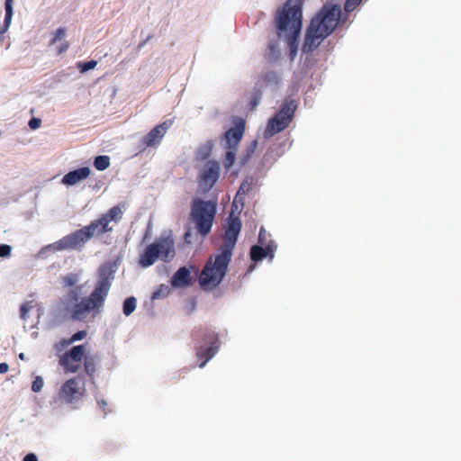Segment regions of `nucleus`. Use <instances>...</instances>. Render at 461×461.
Instances as JSON below:
<instances>
[{
    "instance_id": "32",
    "label": "nucleus",
    "mask_w": 461,
    "mask_h": 461,
    "mask_svg": "<svg viewBox=\"0 0 461 461\" xmlns=\"http://www.w3.org/2000/svg\"><path fill=\"white\" fill-rule=\"evenodd\" d=\"M43 379L41 376H37L32 382V390L35 393L40 392L43 386Z\"/></svg>"
},
{
    "instance_id": "42",
    "label": "nucleus",
    "mask_w": 461,
    "mask_h": 461,
    "mask_svg": "<svg viewBox=\"0 0 461 461\" xmlns=\"http://www.w3.org/2000/svg\"><path fill=\"white\" fill-rule=\"evenodd\" d=\"M265 238V230L263 229L260 230L258 235V240L260 243H263V239Z\"/></svg>"
},
{
    "instance_id": "39",
    "label": "nucleus",
    "mask_w": 461,
    "mask_h": 461,
    "mask_svg": "<svg viewBox=\"0 0 461 461\" xmlns=\"http://www.w3.org/2000/svg\"><path fill=\"white\" fill-rule=\"evenodd\" d=\"M98 406L103 410L105 411V407L107 405V402L104 400L97 401Z\"/></svg>"
},
{
    "instance_id": "27",
    "label": "nucleus",
    "mask_w": 461,
    "mask_h": 461,
    "mask_svg": "<svg viewBox=\"0 0 461 461\" xmlns=\"http://www.w3.org/2000/svg\"><path fill=\"white\" fill-rule=\"evenodd\" d=\"M34 307L33 302H26L24 303L20 309V317L23 320L28 319V312Z\"/></svg>"
},
{
    "instance_id": "36",
    "label": "nucleus",
    "mask_w": 461,
    "mask_h": 461,
    "mask_svg": "<svg viewBox=\"0 0 461 461\" xmlns=\"http://www.w3.org/2000/svg\"><path fill=\"white\" fill-rule=\"evenodd\" d=\"M69 48V43L68 41L62 42L58 48H57V53L62 54L66 52Z\"/></svg>"
},
{
    "instance_id": "30",
    "label": "nucleus",
    "mask_w": 461,
    "mask_h": 461,
    "mask_svg": "<svg viewBox=\"0 0 461 461\" xmlns=\"http://www.w3.org/2000/svg\"><path fill=\"white\" fill-rule=\"evenodd\" d=\"M362 0H347L344 5V9L347 13L354 11L360 4Z\"/></svg>"
},
{
    "instance_id": "13",
    "label": "nucleus",
    "mask_w": 461,
    "mask_h": 461,
    "mask_svg": "<svg viewBox=\"0 0 461 461\" xmlns=\"http://www.w3.org/2000/svg\"><path fill=\"white\" fill-rule=\"evenodd\" d=\"M245 131V122L240 119L233 128L224 133L225 148L236 149Z\"/></svg>"
},
{
    "instance_id": "25",
    "label": "nucleus",
    "mask_w": 461,
    "mask_h": 461,
    "mask_svg": "<svg viewBox=\"0 0 461 461\" xmlns=\"http://www.w3.org/2000/svg\"><path fill=\"white\" fill-rule=\"evenodd\" d=\"M235 150L236 149H228L226 151V154H225V157L223 159V164L226 168H230L233 166V164L235 162V157H236Z\"/></svg>"
},
{
    "instance_id": "31",
    "label": "nucleus",
    "mask_w": 461,
    "mask_h": 461,
    "mask_svg": "<svg viewBox=\"0 0 461 461\" xmlns=\"http://www.w3.org/2000/svg\"><path fill=\"white\" fill-rule=\"evenodd\" d=\"M96 65H97V62L95 60H90L87 62L80 63L78 65V67L80 68L81 72H86V71L95 68Z\"/></svg>"
},
{
    "instance_id": "16",
    "label": "nucleus",
    "mask_w": 461,
    "mask_h": 461,
    "mask_svg": "<svg viewBox=\"0 0 461 461\" xmlns=\"http://www.w3.org/2000/svg\"><path fill=\"white\" fill-rule=\"evenodd\" d=\"M190 270L186 267H182L173 275L171 285L174 287H187L192 284Z\"/></svg>"
},
{
    "instance_id": "29",
    "label": "nucleus",
    "mask_w": 461,
    "mask_h": 461,
    "mask_svg": "<svg viewBox=\"0 0 461 461\" xmlns=\"http://www.w3.org/2000/svg\"><path fill=\"white\" fill-rule=\"evenodd\" d=\"M66 34V29L63 27L59 28L55 32L53 38L50 40V44L53 45L57 41H61Z\"/></svg>"
},
{
    "instance_id": "17",
    "label": "nucleus",
    "mask_w": 461,
    "mask_h": 461,
    "mask_svg": "<svg viewBox=\"0 0 461 461\" xmlns=\"http://www.w3.org/2000/svg\"><path fill=\"white\" fill-rule=\"evenodd\" d=\"M275 249L276 247L273 244H267L265 248L254 245L250 249V258L255 262L260 261L267 256L272 258L274 257Z\"/></svg>"
},
{
    "instance_id": "21",
    "label": "nucleus",
    "mask_w": 461,
    "mask_h": 461,
    "mask_svg": "<svg viewBox=\"0 0 461 461\" xmlns=\"http://www.w3.org/2000/svg\"><path fill=\"white\" fill-rule=\"evenodd\" d=\"M260 79L267 86H277L280 82V76L276 71H267L261 76Z\"/></svg>"
},
{
    "instance_id": "20",
    "label": "nucleus",
    "mask_w": 461,
    "mask_h": 461,
    "mask_svg": "<svg viewBox=\"0 0 461 461\" xmlns=\"http://www.w3.org/2000/svg\"><path fill=\"white\" fill-rule=\"evenodd\" d=\"M84 371L85 373L90 376L94 377L95 373L96 371V358L94 356H86L84 358Z\"/></svg>"
},
{
    "instance_id": "33",
    "label": "nucleus",
    "mask_w": 461,
    "mask_h": 461,
    "mask_svg": "<svg viewBox=\"0 0 461 461\" xmlns=\"http://www.w3.org/2000/svg\"><path fill=\"white\" fill-rule=\"evenodd\" d=\"M268 50H269V59H278V51H277V46L276 43L274 42H271L269 45H268Z\"/></svg>"
},
{
    "instance_id": "24",
    "label": "nucleus",
    "mask_w": 461,
    "mask_h": 461,
    "mask_svg": "<svg viewBox=\"0 0 461 461\" xmlns=\"http://www.w3.org/2000/svg\"><path fill=\"white\" fill-rule=\"evenodd\" d=\"M5 29H7V27L10 25V21H11V18L13 15V0H5Z\"/></svg>"
},
{
    "instance_id": "2",
    "label": "nucleus",
    "mask_w": 461,
    "mask_h": 461,
    "mask_svg": "<svg viewBox=\"0 0 461 461\" xmlns=\"http://www.w3.org/2000/svg\"><path fill=\"white\" fill-rule=\"evenodd\" d=\"M241 227L240 217L231 212L227 219L221 247L218 249L214 260L212 258L207 260L199 276V283L202 287L215 288L226 276Z\"/></svg>"
},
{
    "instance_id": "12",
    "label": "nucleus",
    "mask_w": 461,
    "mask_h": 461,
    "mask_svg": "<svg viewBox=\"0 0 461 461\" xmlns=\"http://www.w3.org/2000/svg\"><path fill=\"white\" fill-rule=\"evenodd\" d=\"M220 165L216 161H208L199 177V185L204 190H210L219 178Z\"/></svg>"
},
{
    "instance_id": "22",
    "label": "nucleus",
    "mask_w": 461,
    "mask_h": 461,
    "mask_svg": "<svg viewBox=\"0 0 461 461\" xmlns=\"http://www.w3.org/2000/svg\"><path fill=\"white\" fill-rule=\"evenodd\" d=\"M94 166L97 170H105L110 166V158L105 155L97 156L94 160Z\"/></svg>"
},
{
    "instance_id": "6",
    "label": "nucleus",
    "mask_w": 461,
    "mask_h": 461,
    "mask_svg": "<svg viewBox=\"0 0 461 461\" xmlns=\"http://www.w3.org/2000/svg\"><path fill=\"white\" fill-rule=\"evenodd\" d=\"M175 241L171 236H160L148 245L140 255L139 263L143 267L153 265L158 258L169 262L175 257Z\"/></svg>"
},
{
    "instance_id": "4",
    "label": "nucleus",
    "mask_w": 461,
    "mask_h": 461,
    "mask_svg": "<svg viewBox=\"0 0 461 461\" xmlns=\"http://www.w3.org/2000/svg\"><path fill=\"white\" fill-rule=\"evenodd\" d=\"M340 15L341 8L339 5H324L311 20L306 31L303 50L312 52L316 50L323 40L336 29Z\"/></svg>"
},
{
    "instance_id": "40",
    "label": "nucleus",
    "mask_w": 461,
    "mask_h": 461,
    "mask_svg": "<svg viewBox=\"0 0 461 461\" xmlns=\"http://www.w3.org/2000/svg\"><path fill=\"white\" fill-rule=\"evenodd\" d=\"M151 38H152L151 35L148 36L146 40H144L141 42H140L138 48L141 49Z\"/></svg>"
},
{
    "instance_id": "10",
    "label": "nucleus",
    "mask_w": 461,
    "mask_h": 461,
    "mask_svg": "<svg viewBox=\"0 0 461 461\" xmlns=\"http://www.w3.org/2000/svg\"><path fill=\"white\" fill-rule=\"evenodd\" d=\"M85 345L74 346L59 357V365L67 373H77L80 368L79 363L85 358Z\"/></svg>"
},
{
    "instance_id": "28",
    "label": "nucleus",
    "mask_w": 461,
    "mask_h": 461,
    "mask_svg": "<svg viewBox=\"0 0 461 461\" xmlns=\"http://www.w3.org/2000/svg\"><path fill=\"white\" fill-rule=\"evenodd\" d=\"M261 91L259 89H254L251 94V99H250V109L253 110L256 108V106L259 104V101L261 99Z\"/></svg>"
},
{
    "instance_id": "23",
    "label": "nucleus",
    "mask_w": 461,
    "mask_h": 461,
    "mask_svg": "<svg viewBox=\"0 0 461 461\" xmlns=\"http://www.w3.org/2000/svg\"><path fill=\"white\" fill-rule=\"evenodd\" d=\"M136 309V299L134 297L127 298L123 303V313L126 316L131 314Z\"/></svg>"
},
{
    "instance_id": "9",
    "label": "nucleus",
    "mask_w": 461,
    "mask_h": 461,
    "mask_svg": "<svg viewBox=\"0 0 461 461\" xmlns=\"http://www.w3.org/2000/svg\"><path fill=\"white\" fill-rule=\"evenodd\" d=\"M86 393V383L82 376L78 375L67 380L61 386L59 397L60 400L72 403L80 400Z\"/></svg>"
},
{
    "instance_id": "43",
    "label": "nucleus",
    "mask_w": 461,
    "mask_h": 461,
    "mask_svg": "<svg viewBox=\"0 0 461 461\" xmlns=\"http://www.w3.org/2000/svg\"><path fill=\"white\" fill-rule=\"evenodd\" d=\"M8 371V365L6 363L2 362V374L6 373Z\"/></svg>"
},
{
    "instance_id": "7",
    "label": "nucleus",
    "mask_w": 461,
    "mask_h": 461,
    "mask_svg": "<svg viewBox=\"0 0 461 461\" xmlns=\"http://www.w3.org/2000/svg\"><path fill=\"white\" fill-rule=\"evenodd\" d=\"M216 214V203L212 201H203L194 198L192 203L190 218L194 223L197 232L203 236H207L212 230Z\"/></svg>"
},
{
    "instance_id": "19",
    "label": "nucleus",
    "mask_w": 461,
    "mask_h": 461,
    "mask_svg": "<svg viewBox=\"0 0 461 461\" xmlns=\"http://www.w3.org/2000/svg\"><path fill=\"white\" fill-rule=\"evenodd\" d=\"M86 335L87 332L86 330H79L73 334L70 338L61 339L59 343L55 345V348L57 350H62L63 348L73 344L74 342L84 339L86 337Z\"/></svg>"
},
{
    "instance_id": "8",
    "label": "nucleus",
    "mask_w": 461,
    "mask_h": 461,
    "mask_svg": "<svg viewBox=\"0 0 461 461\" xmlns=\"http://www.w3.org/2000/svg\"><path fill=\"white\" fill-rule=\"evenodd\" d=\"M297 104L294 100H285L279 112L271 118L265 130V136L272 137L285 130L293 121Z\"/></svg>"
},
{
    "instance_id": "18",
    "label": "nucleus",
    "mask_w": 461,
    "mask_h": 461,
    "mask_svg": "<svg viewBox=\"0 0 461 461\" xmlns=\"http://www.w3.org/2000/svg\"><path fill=\"white\" fill-rule=\"evenodd\" d=\"M251 188H252V179L246 178L245 180H243L240 185V188H239L235 197H234L233 206L236 205L237 203H240L243 204L245 196L247 194L249 193Z\"/></svg>"
},
{
    "instance_id": "38",
    "label": "nucleus",
    "mask_w": 461,
    "mask_h": 461,
    "mask_svg": "<svg viewBox=\"0 0 461 461\" xmlns=\"http://www.w3.org/2000/svg\"><path fill=\"white\" fill-rule=\"evenodd\" d=\"M23 461H38V458L35 454L30 453L23 457Z\"/></svg>"
},
{
    "instance_id": "41",
    "label": "nucleus",
    "mask_w": 461,
    "mask_h": 461,
    "mask_svg": "<svg viewBox=\"0 0 461 461\" xmlns=\"http://www.w3.org/2000/svg\"><path fill=\"white\" fill-rule=\"evenodd\" d=\"M151 38H152L151 35L148 36L146 40H144L141 42H140L138 48L141 49Z\"/></svg>"
},
{
    "instance_id": "14",
    "label": "nucleus",
    "mask_w": 461,
    "mask_h": 461,
    "mask_svg": "<svg viewBox=\"0 0 461 461\" xmlns=\"http://www.w3.org/2000/svg\"><path fill=\"white\" fill-rule=\"evenodd\" d=\"M207 336H208V343L210 344V346L205 348L201 347L197 351V357L200 359H203V361L200 365V367H203L205 366L206 362L210 358H212L218 350V347L215 346L217 339H218L215 333L211 332Z\"/></svg>"
},
{
    "instance_id": "3",
    "label": "nucleus",
    "mask_w": 461,
    "mask_h": 461,
    "mask_svg": "<svg viewBox=\"0 0 461 461\" xmlns=\"http://www.w3.org/2000/svg\"><path fill=\"white\" fill-rule=\"evenodd\" d=\"M122 206L120 204L115 205L110 208L105 213L102 214L98 219L92 221L87 226L63 237L51 244L50 247L58 251L66 249L80 250L92 237H98L104 233L113 231V228L110 223L112 221L118 223L122 220Z\"/></svg>"
},
{
    "instance_id": "26",
    "label": "nucleus",
    "mask_w": 461,
    "mask_h": 461,
    "mask_svg": "<svg viewBox=\"0 0 461 461\" xmlns=\"http://www.w3.org/2000/svg\"><path fill=\"white\" fill-rule=\"evenodd\" d=\"M212 150V145H204L199 148L197 150V158L203 160L209 158Z\"/></svg>"
},
{
    "instance_id": "1",
    "label": "nucleus",
    "mask_w": 461,
    "mask_h": 461,
    "mask_svg": "<svg viewBox=\"0 0 461 461\" xmlns=\"http://www.w3.org/2000/svg\"><path fill=\"white\" fill-rule=\"evenodd\" d=\"M78 275L70 273L61 277V284L64 288H71L59 299L58 303V312L64 318L72 321H85L88 315L95 318L104 305V302L109 294L113 272L106 267H102L98 270V279L92 293L80 300L81 287L77 286L78 283Z\"/></svg>"
},
{
    "instance_id": "35",
    "label": "nucleus",
    "mask_w": 461,
    "mask_h": 461,
    "mask_svg": "<svg viewBox=\"0 0 461 461\" xmlns=\"http://www.w3.org/2000/svg\"><path fill=\"white\" fill-rule=\"evenodd\" d=\"M41 119H39V118H32L29 121V127L32 130H36V129H38L41 126Z\"/></svg>"
},
{
    "instance_id": "34",
    "label": "nucleus",
    "mask_w": 461,
    "mask_h": 461,
    "mask_svg": "<svg viewBox=\"0 0 461 461\" xmlns=\"http://www.w3.org/2000/svg\"><path fill=\"white\" fill-rule=\"evenodd\" d=\"M167 293V287L164 286V285H161L160 288L158 291H156V292H154L152 294L151 298L152 299H158L161 296H164Z\"/></svg>"
},
{
    "instance_id": "15",
    "label": "nucleus",
    "mask_w": 461,
    "mask_h": 461,
    "mask_svg": "<svg viewBox=\"0 0 461 461\" xmlns=\"http://www.w3.org/2000/svg\"><path fill=\"white\" fill-rule=\"evenodd\" d=\"M89 175V167H83L67 173L62 178V184L66 185H74L79 183L80 181L87 178Z\"/></svg>"
},
{
    "instance_id": "11",
    "label": "nucleus",
    "mask_w": 461,
    "mask_h": 461,
    "mask_svg": "<svg viewBox=\"0 0 461 461\" xmlns=\"http://www.w3.org/2000/svg\"><path fill=\"white\" fill-rule=\"evenodd\" d=\"M173 122L174 121L169 119L166 120L162 123L156 125L141 139L140 141L142 148L146 149L149 147L158 146L161 142L167 130L173 125Z\"/></svg>"
},
{
    "instance_id": "37",
    "label": "nucleus",
    "mask_w": 461,
    "mask_h": 461,
    "mask_svg": "<svg viewBox=\"0 0 461 461\" xmlns=\"http://www.w3.org/2000/svg\"><path fill=\"white\" fill-rule=\"evenodd\" d=\"M11 249H12L11 246L2 244V258H6V257L10 256Z\"/></svg>"
},
{
    "instance_id": "5",
    "label": "nucleus",
    "mask_w": 461,
    "mask_h": 461,
    "mask_svg": "<svg viewBox=\"0 0 461 461\" xmlns=\"http://www.w3.org/2000/svg\"><path fill=\"white\" fill-rule=\"evenodd\" d=\"M303 0H287L283 8L276 15V27L279 33L286 34L287 45L292 58L296 53V41L303 23Z\"/></svg>"
}]
</instances>
